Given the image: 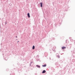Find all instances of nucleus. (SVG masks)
<instances>
[{
  "label": "nucleus",
  "instance_id": "obj_4",
  "mask_svg": "<svg viewBox=\"0 0 75 75\" xmlns=\"http://www.w3.org/2000/svg\"><path fill=\"white\" fill-rule=\"evenodd\" d=\"M36 67H37V68H40V66L39 65H36Z\"/></svg>",
  "mask_w": 75,
  "mask_h": 75
},
{
  "label": "nucleus",
  "instance_id": "obj_28",
  "mask_svg": "<svg viewBox=\"0 0 75 75\" xmlns=\"http://www.w3.org/2000/svg\"><path fill=\"white\" fill-rule=\"evenodd\" d=\"M66 11H67V10H66Z\"/></svg>",
  "mask_w": 75,
  "mask_h": 75
},
{
  "label": "nucleus",
  "instance_id": "obj_10",
  "mask_svg": "<svg viewBox=\"0 0 75 75\" xmlns=\"http://www.w3.org/2000/svg\"><path fill=\"white\" fill-rule=\"evenodd\" d=\"M73 72H75V68H74V69H72Z\"/></svg>",
  "mask_w": 75,
  "mask_h": 75
},
{
  "label": "nucleus",
  "instance_id": "obj_19",
  "mask_svg": "<svg viewBox=\"0 0 75 75\" xmlns=\"http://www.w3.org/2000/svg\"><path fill=\"white\" fill-rule=\"evenodd\" d=\"M50 54H52V52H50Z\"/></svg>",
  "mask_w": 75,
  "mask_h": 75
},
{
  "label": "nucleus",
  "instance_id": "obj_11",
  "mask_svg": "<svg viewBox=\"0 0 75 75\" xmlns=\"http://www.w3.org/2000/svg\"><path fill=\"white\" fill-rule=\"evenodd\" d=\"M33 62H31L30 63V67H31V64H32V63H33Z\"/></svg>",
  "mask_w": 75,
  "mask_h": 75
},
{
  "label": "nucleus",
  "instance_id": "obj_8",
  "mask_svg": "<svg viewBox=\"0 0 75 75\" xmlns=\"http://www.w3.org/2000/svg\"><path fill=\"white\" fill-rule=\"evenodd\" d=\"M62 49H65L66 48V47H65L63 46L62 47Z\"/></svg>",
  "mask_w": 75,
  "mask_h": 75
},
{
  "label": "nucleus",
  "instance_id": "obj_12",
  "mask_svg": "<svg viewBox=\"0 0 75 75\" xmlns=\"http://www.w3.org/2000/svg\"><path fill=\"white\" fill-rule=\"evenodd\" d=\"M6 71H9V69H6Z\"/></svg>",
  "mask_w": 75,
  "mask_h": 75
},
{
  "label": "nucleus",
  "instance_id": "obj_9",
  "mask_svg": "<svg viewBox=\"0 0 75 75\" xmlns=\"http://www.w3.org/2000/svg\"><path fill=\"white\" fill-rule=\"evenodd\" d=\"M33 50H34L35 49V46L34 45H33L32 47Z\"/></svg>",
  "mask_w": 75,
  "mask_h": 75
},
{
  "label": "nucleus",
  "instance_id": "obj_1",
  "mask_svg": "<svg viewBox=\"0 0 75 75\" xmlns=\"http://www.w3.org/2000/svg\"><path fill=\"white\" fill-rule=\"evenodd\" d=\"M44 55H45V57H47L48 56V53L47 52H45L44 53Z\"/></svg>",
  "mask_w": 75,
  "mask_h": 75
},
{
  "label": "nucleus",
  "instance_id": "obj_15",
  "mask_svg": "<svg viewBox=\"0 0 75 75\" xmlns=\"http://www.w3.org/2000/svg\"><path fill=\"white\" fill-rule=\"evenodd\" d=\"M69 39H70V40L71 41V40H72V39H71V37H70L69 38Z\"/></svg>",
  "mask_w": 75,
  "mask_h": 75
},
{
  "label": "nucleus",
  "instance_id": "obj_20",
  "mask_svg": "<svg viewBox=\"0 0 75 75\" xmlns=\"http://www.w3.org/2000/svg\"><path fill=\"white\" fill-rule=\"evenodd\" d=\"M59 24H60V25H61V23H59Z\"/></svg>",
  "mask_w": 75,
  "mask_h": 75
},
{
  "label": "nucleus",
  "instance_id": "obj_21",
  "mask_svg": "<svg viewBox=\"0 0 75 75\" xmlns=\"http://www.w3.org/2000/svg\"><path fill=\"white\" fill-rule=\"evenodd\" d=\"M16 38H17V36H16Z\"/></svg>",
  "mask_w": 75,
  "mask_h": 75
},
{
  "label": "nucleus",
  "instance_id": "obj_24",
  "mask_svg": "<svg viewBox=\"0 0 75 75\" xmlns=\"http://www.w3.org/2000/svg\"><path fill=\"white\" fill-rule=\"evenodd\" d=\"M36 75H37V74H36Z\"/></svg>",
  "mask_w": 75,
  "mask_h": 75
},
{
  "label": "nucleus",
  "instance_id": "obj_2",
  "mask_svg": "<svg viewBox=\"0 0 75 75\" xmlns=\"http://www.w3.org/2000/svg\"><path fill=\"white\" fill-rule=\"evenodd\" d=\"M28 17V18H30V13H28L27 14Z\"/></svg>",
  "mask_w": 75,
  "mask_h": 75
},
{
  "label": "nucleus",
  "instance_id": "obj_17",
  "mask_svg": "<svg viewBox=\"0 0 75 75\" xmlns=\"http://www.w3.org/2000/svg\"><path fill=\"white\" fill-rule=\"evenodd\" d=\"M55 38H53V40H55Z\"/></svg>",
  "mask_w": 75,
  "mask_h": 75
},
{
  "label": "nucleus",
  "instance_id": "obj_18",
  "mask_svg": "<svg viewBox=\"0 0 75 75\" xmlns=\"http://www.w3.org/2000/svg\"><path fill=\"white\" fill-rule=\"evenodd\" d=\"M6 22V23H5V24H7V23L6 22Z\"/></svg>",
  "mask_w": 75,
  "mask_h": 75
},
{
  "label": "nucleus",
  "instance_id": "obj_13",
  "mask_svg": "<svg viewBox=\"0 0 75 75\" xmlns=\"http://www.w3.org/2000/svg\"><path fill=\"white\" fill-rule=\"evenodd\" d=\"M68 40H66V43H68Z\"/></svg>",
  "mask_w": 75,
  "mask_h": 75
},
{
  "label": "nucleus",
  "instance_id": "obj_16",
  "mask_svg": "<svg viewBox=\"0 0 75 75\" xmlns=\"http://www.w3.org/2000/svg\"><path fill=\"white\" fill-rule=\"evenodd\" d=\"M13 75H15V74L14 73H13L12 74Z\"/></svg>",
  "mask_w": 75,
  "mask_h": 75
},
{
  "label": "nucleus",
  "instance_id": "obj_5",
  "mask_svg": "<svg viewBox=\"0 0 75 75\" xmlns=\"http://www.w3.org/2000/svg\"><path fill=\"white\" fill-rule=\"evenodd\" d=\"M45 72H46L45 70H44L42 71V74H44V73H45Z\"/></svg>",
  "mask_w": 75,
  "mask_h": 75
},
{
  "label": "nucleus",
  "instance_id": "obj_6",
  "mask_svg": "<svg viewBox=\"0 0 75 75\" xmlns=\"http://www.w3.org/2000/svg\"><path fill=\"white\" fill-rule=\"evenodd\" d=\"M58 24V23H55L54 24L55 27H56Z\"/></svg>",
  "mask_w": 75,
  "mask_h": 75
},
{
  "label": "nucleus",
  "instance_id": "obj_27",
  "mask_svg": "<svg viewBox=\"0 0 75 75\" xmlns=\"http://www.w3.org/2000/svg\"><path fill=\"white\" fill-rule=\"evenodd\" d=\"M16 40H17V39H16Z\"/></svg>",
  "mask_w": 75,
  "mask_h": 75
},
{
  "label": "nucleus",
  "instance_id": "obj_25",
  "mask_svg": "<svg viewBox=\"0 0 75 75\" xmlns=\"http://www.w3.org/2000/svg\"><path fill=\"white\" fill-rule=\"evenodd\" d=\"M1 44H2V43L1 44Z\"/></svg>",
  "mask_w": 75,
  "mask_h": 75
},
{
  "label": "nucleus",
  "instance_id": "obj_3",
  "mask_svg": "<svg viewBox=\"0 0 75 75\" xmlns=\"http://www.w3.org/2000/svg\"><path fill=\"white\" fill-rule=\"evenodd\" d=\"M40 7H42V4H43V3L42 2H41L40 3Z\"/></svg>",
  "mask_w": 75,
  "mask_h": 75
},
{
  "label": "nucleus",
  "instance_id": "obj_7",
  "mask_svg": "<svg viewBox=\"0 0 75 75\" xmlns=\"http://www.w3.org/2000/svg\"><path fill=\"white\" fill-rule=\"evenodd\" d=\"M42 67H47V64H45L44 65H42Z\"/></svg>",
  "mask_w": 75,
  "mask_h": 75
},
{
  "label": "nucleus",
  "instance_id": "obj_26",
  "mask_svg": "<svg viewBox=\"0 0 75 75\" xmlns=\"http://www.w3.org/2000/svg\"><path fill=\"white\" fill-rule=\"evenodd\" d=\"M10 75H11V74H10Z\"/></svg>",
  "mask_w": 75,
  "mask_h": 75
},
{
  "label": "nucleus",
  "instance_id": "obj_14",
  "mask_svg": "<svg viewBox=\"0 0 75 75\" xmlns=\"http://www.w3.org/2000/svg\"><path fill=\"white\" fill-rule=\"evenodd\" d=\"M57 57H58V58H59V57H60L59 55H58L57 56Z\"/></svg>",
  "mask_w": 75,
  "mask_h": 75
},
{
  "label": "nucleus",
  "instance_id": "obj_22",
  "mask_svg": "<svg viewBox=\"0 0 75 75\" xmlns=\"http://www.w3.org/2000/svg\"><path fill=\"white\" fill-rule=\"evenodd\" d=\"M19 42V41H18V42Z\"/></svg>",
  "mask_w": 75,
  "mask_h": 75
},
{
  "label": "nucleus",
  "instance_id": "obj_23",
  "mask_svg": "<svg viewBox=\"0 0 75 75\" xmlns=\"http://www.w3.org/2000/svg\"><path fill=\"white\" fill-rule=\"evenodd\" d=\"M50 59H51V58H50Z\"/></svg>",
  "mask_w": 75,
  "mask_h": 75
}]
</instances>
